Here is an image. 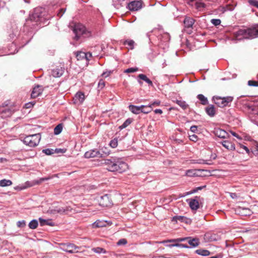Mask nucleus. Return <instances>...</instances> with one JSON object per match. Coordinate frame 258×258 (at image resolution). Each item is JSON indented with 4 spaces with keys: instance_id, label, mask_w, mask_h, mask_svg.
<instances>
[{
    "instance_id": "nucleus-1",
    "label": "nucleus",
    "mask_w": 258,
    "mask_h": 258,
    "mask_svg": "<svg viewBox=\"0 0 258 258\" xmlns=\"http://www.w3.org/2000/svg\"><path fill=\"white\" fill-rule=\"evenodd\" d=\"M234 37L238 40L252 39L258 37V24L246 29H240L233 33Z\"/></svg>"
},
{
    "instance_id": "nucleus-2",
    "label": "nucleus",
    "mask_w": 258,
    "mask_h": 258,
    "mask_svg": "<svg viewBox=\"0 0 258 258\" xmlns=\"http://www.w3.org/2000/svg\"><path fill=\"white\" fill-rule=\"evenodd\" d=\"M41 8H36L33 13L29 16V18L26 20V27H30L31 28H35L36 26H41V24L44 23L45 18L43 17V11Z\"/></svg>"
},
{
    "instance_id": "nucleus-3",
    "label": "nucleus",
    "mask_w": 258,
    "mask_h": 258,
    "mask_svg": "<svg viewBox=\"0 0 258 258\" xmlns=\"http://www.w3.org/2000/svg\"><path fill=\"white\" fill-rule=\"evenodd\" d=\"M104 164L107 165V170L111 172L122 173L128 168V165L125 162L114 158L106 159Z\"/></svg>"
},
{
    "instance_id": "nucleus-4",
    "label": "nucleus",
    "mask_w": 258,
    "mask_h": 258,
    "mask_svg": "<svg viewBox=\"0 0 258 258\" xmlns=\"http://www.w3.org/2000/svg\"><path fill=\"white\" fill-rule=\"evenodd\" d=\"M17 110L14 105H9L7 102L4 103L0 107V115L3 118L11 116Z\"/></svg>"
},
{
    "instance_id": "nucleus-5",
    "label": "nucleus",
    "mask_w": 258,
    "mask_h": 258,
    "mask_svg": "<svg viewBox=\"0 0 258 258\" xmlns=\"http://www.w3.org/2000/svg\"><path fill=\"white\" fill-rule=\"evenodd\" d=\"M40 139V134H36L26 136L24 139L23 142L25 145L30 147H34L38 145Z\"/></svg>"
},
{
    "instance_id": "nucleus-6",
    "label": "nucleus",
    "mask_w": 258,
    "mask_h": 258,
    "mask_svg": "<svg viewBox=\"0 0 258 258\" xmlns=\"http://www.w3.org/2000/svg\"><path fill=\"white\" fill-rule=\"evenodd\" d=\"M214 103L219 107L223 108L229 105L233 100V97L231 96H227L221 97L219 96H214L213 98Z\"/></svg>"
},
{
    "instance_id": "nucleus-7",
    "label": "nucleus",
    "mask_w": 258,
    "mask_h": 258,
    "mask_svg": "<svg viewBox=\"0 0 258 258\" xmlns=\"http://www.w3.org/2000/svg\"><path fill=\"white\" fill-rule=\"evenodd\" d=\"M72 29L75 34L74 39L76 41L79 40L81 35L86 33V29L82 24L77 23L71 26Z\"/></svg>"
},
{
    "instance_id": "nucleus-8",
    "label": "nucleus",
    "mask_w": 258,
    "mask_h": 258,
    "mask_svg": "<svg viewBox=\"0 0 258 258\" xmlns=\"http://www.w3.org/2000/svg\"><path fill=\"white\" fill-rule=\"evenodd\" d=\"M177 242H182L186 241L191 247H195L198 246L200 244L199 239L198 238H192L191 237H187L184 238H177Z\"/></svg>"
},
{
    "instance_id": "nucleus-9",
    "label": "nucleus",
    "mask_w": 258,
    "mask_h": 258,
    "mask_svg": "<svg viewBox=\"0 0 258 258\" xmlns=\"http://www.w3.org/2000/svg\"><path fill=\"white\" fill-rule=\"evenodd\" d=\"M61 249L64 251L68 252L70 253H76L78 252L77 249H78L79 247L75 245L74 244L62 243L61 244Z\"/></svg>"
},
{
    "instance_id": "nucleus-10",
    "label": "nucleus",
    "mask_w": 258,
    "mask_h": 258,
    "mask_svg": "<svg viewBox=\"0 0 258 258\" xmlns=\"http://www.w3.org/2000/svg\"><path fill=\"white\" fill-rule=\"evenodd\" d=\"M84 157L86 158H101L102 157V154L97 149H93L87 151L84 154Z\"/></svg>"
},
{
    "instance_id": "nucleus-11",
    "label": "nucleus",
    "mask_w": 258,
    "mask_h": 258,
    "mask_svg": "<svg viewBox=\"0 0 258 258\" xmlns=\"http://www.w3.org/2000/svg\"><path fill=\"white\" fill-rule=\"evenodd\" d=\"M183 23L186 29H189V30H187V32L188 34H190L192 32L191 29L195 23V20L192 18L186 17L184 20Z\"/></svg>"
},
{
    "instance_id": "nucleus-12",
    "label": "nucleus",
    "mask_w": 258,
    "mask_h": 258,
    "mask_svg": "<svg viewBox=\"0 0 258 258\" xmlns=\"http://www.w3.org/2000/svg\"><path fill=\"white\" fill-rule=\"evenodd\" d=\"M142 7V3L140 1H133L127 4L128 9L131 11H136L141 9Z\"/></svg>"
},
{
    "instance_id": "nucleus-13",
    "label": "nucleus",
    "mask_w": 258,
    "mask_h": 258,
    "mask_svg": "<svg viewBox=\"0 0 258 258\" xmlns=\"http://www.w3.org/2000/svg\"><path fill=\"white\" fill-rule=\"evenodd\" d=\"M98 202L99 203V205L102 207H108L111 204V200L107 195H105L100 197Z\"/></svg>"
},
{
    "instance_id": "nucleus-14",
    "label": "nucleus",
    "mask_w": 258,
    "mask_h": 258,
    "mask_svg": "<svg viewBox=\"0 0 258 258\" xmlns=\"http://www.w3.org/2000/svg\"><path fill=\"white\" fill-rule=\"evenodd\" d=\"M214 133L216 136L220 138L226 139L229 137L228 133L220 128L215 129Z\"/></svg>"
},
{
    "instance_id": "nucleus-15",
    "label": "nucleus",
    "mask_w": 258,
    "mask_h": 258,
    "mask_svg": "<svg viewBox=\"0 0 258 258\" xmlns=\"http://www.w3.org/2000/svg\"><path fill=\"white\" fill-rule=\"evenodd\" d=\"M236 212L242 216H250L252 213L249 209L241 207L237 208L236 210Z\"/></svg>"
},
{
    "instance_id": "nucleus-16",
    "label": "nucleus",
    "mask_w": 258,
    "mask_h": 258,
    "mask_svg": "<svg viewBox=\"0 0 258 258\" xmlns=\"http://www.w3.org/2000/svg\"><path fill=\"white\" fill-rule=\"evenodd\" d=\"M70 211L71 209L70 207H56L54 209H52L51 210V212L52 214L59 213L60 214H62Z\"/></svg>"
},
{
    "instance_id": "nucleus-17",
    "label": "nucleus",
    "mask_w": 258,
    "mask_h": 258,
    "mask_svg": "<svg viewBox=\"0 0 258 258\" xmlns=\"http://www.w3.org/2000/svg\"><path fill=\"white\" fill-rule=\"evenodd\" d=\"M64 73V70L62 68H56L51 70V75L55 78L60 77Z\"/></svg>"
},
{
    "instance_id": "nucleus-18",
    "label": "nucleus",
    "mask_w": 258,
    "mask_h": 258,
    "mask_svg": "<svg viewBox=\"0 0 258 258\" xmlns=\"http://www.w3.org/2000/svg\"><path fill=\"white\" fill-rule=\"evenodd\" d=\"M40 86L37 85L33 88L32 92L31 94L32 98H35L41 94L42 90L40 88Z\"/></svg>"
},
{
    "instance_id": "nucleus-19",
    "label": "nucleus",
    "mask_w": 258,
    "mask_h": 258,
    "mask_svg": "<svg viewBox=\"0 0 258 258\" xmlns=\"http://www.w3.org/2000/svg\"><path fill=\"white\" fill-rule=\"evenodd\" d=\"M188 201V204L190 208L192 210H197L199 207V201L195 199H190L187 200Z\"/></svg>"
},
{
    "instance_id": "nucleus-20",
    "label": "nucleus",
    "mask_w": 258,
    "mask_h": 258,
    "mask_svg": "<svg viewBox=\"0 0 258 258\" xmlns=\"http://www.w3.org/2000/svg\"><path fill=\"white\" fill-rule=\"evenodd\" d=\"M222 145L228 150L233 151L235 149V145L231 142L225 140L221 142Z\"/></svg>"
},
{
    "instance_id": "nucleus-21",
    "label": "nucleus",
    "mask_w": 258,
    "mask_h": 258,
    "mask_svg": "<svg viewBox=\"0 0 258 258\" xmlns=\"http://www.w3.org/2000/svg\"><path fill=\"white\" fill-rule=\"evenodd\" d=\"M143 107V105H141L140 106H135L134 105H130L128 106L130 110L134 114H139L140 112H142V108Z\"/></svg>"
},
{
    "instance_id": "nucleus-22",
    "label": "nucleus",
    "mask_w": 258,
    "mask_h": 258,
    "mask_svg": "<svg viewBox=\"0 0 258 258\" xmlns=\"http://www.w3.org/2000/svg\"><path fill=\"white\" fill-rule=\"evenodd\" d=\"M205 111L207 114L209 115L210 117H213L216 113L215 107L212 104H211L207 106L205 108Z\"/></svg>"
},
{
    "instance_id": "nucleus-23",
    "label": "nucleus",
    "mask_w": 258,
    "mask_h": 258,
    "mask_svg": "<svg viewBox=\"0 0 258 258\" xmlns=\"http://www.w3.org/2000/svg\"><path fill=\"white\" fill-rule=\"evenodd\" d=\"M74 99L77 102L82 103L85 99V95L82 92H78L75 95Z\"/></svg>"
},
{
    "instance_id": "nucleus-24",
    "label": "nucleus",
    "mask_w": 258,
    "mask_h": 258,
    "mask_svg": "<svg viewBox=\"0 0 258 258\" xmlns=\"http://www.w3.org/2000/svg\"><path fill=\"white\" fill-rule=\"evenodd\" d=\"M39 221L40 222V224L41 226L44 225H49L53 226L54 225V223L53 222H52L50 220H45L42 219V218H39Z\"/></svg>"
},
{
    "instance_id": "nucleus-25",
    "label": "nucleus",
    "mask_w": 258,
    "mask_h": 258,
    "mask_svg": "<svg viewBox=\"0 0 258 258\" xmlns=\"http://www.w3.org/2000/svg\"><path fill=\"white\" fill-rule=\"evenodd\" d=\"M106 226V221H102L100 220H97L95 222L92 224V227L95 228H100V227H104Z\"/></svg>"
},
{
    "instance_id": "nucleus-26",
    "label": "nucleus",
    "mask_w": 258,
    "mask_h": 258,
    "mask_svg": "<svg viewBox=\"0 0 258 258\" xmlns=\"http://www.w3.org/2000/svg\"><path fill=\"white\" fill-rule=\"evenodd\" d=\"M172 221H175L176 222H177V221H180L181 222H183L186 223H188V221H190V220L184 216H176L173 217Z\"/></svg>"
},
{
    "instance_id": "nucleus-27",
    "label": "nucleus",
    "mask_w": 258,
    "mask_h": 258,
    "mask_svg": "<svg viewBox=\"0 0 258 258\" xmlns=\"http://www.w3.org/2000/svg\"><path fill=\"white\" fill-rule=\"evenodd\" d=\"M138 77L140 79L145 81L147 83H148L149 85L153 86L152 82L147 78V77L144 74H139Z\"/></svg>"
},
{
    "instance_id": "nucleus-28",
    "label": "nucleus",
    "mask_w": 258,
    "mask_h": 258,
    "mask_svg": "<svg viewBox=\"0 0 258 258\" xmlns=\"http://www.w3.org/2000/svg\"><path fill=\"white\" fill-rule=\"evenodd\" d=\"M75 54L78 60L85 59L87 56L86 53L83 51H77L75 52Z\"/></svg>"
},
{
    "instance_id": "nucleus-29",
    "label": "nucleus",
    "mask_w": 258,
    "mask_h": 258,
    "mask_svg": "<svg viewBox=\"0 0 258 258\" xmlns=\"http://www.w3.org/2000/svg\"><path fill=\"white\" fill-rule=\"evenodd\" d=\"M195 252L198 254L203 256H208L210 254V252L209 250L203 249H197Z\"/></svg>"
},
{
    "instance_id": "nucleus-30",
    "label": "nucleus",
    "mask_w": 258,
    "mask_h": 258,
    "mask_svg": "<svg viewBox=\"0 0 258 258\" xmlns=\"http://www.w3.org/2000/svg\"><path fill=\"white\" fill-rule=\"evenodd\" d=\"M197 98L200 100L202 104L207 105L208 103L207 98L205 97L203 94H199Z\"/></svg>"
},
{
    "instance_id": "nucleus-31",
    "label": "nucleus",
    "mask_w": 258,
    "mask_h": 258,
    "mask_svg": "<svg viewBox=\"0 0 258 258\" xmlns=\"http://www.w3.org/2000/svg\"><path fill=\"white\" fill-rule=\"evenodd\" d=\"M12 184V181L9 179H4L0 180V186L5 187L11 185Z\"/></svg>"
},
{
    "instance_id": "nucleus-32",
    "label": "nucleus",
    "mask_w": 258,
    "mask_h": 258,
    "mask_svg": "<svg viewBox=\"0 0 258 258\" xmlns=\"http://www.w3.org/2000/svg\"><path fill=\"white\" fill-rule=\"evenodd\" d=\"M133 121V119L132 118H127L123 124L119 127V128L121 130H122L127 126H128Z\"/></svg>"
},
{
    "instance_id": "nucleus-33",
    "label": "nucleus",
    "mask_w": 258,
    "mask_h": 258,
    "mask_svg": "<svg viewBox=\"0 0 258 258\" xmlns=\"http://www.w3.org/2000/svg\"><path fill=\"white\" fill-rule=\"evenodd\" d=\"M38 225V223L37 220L34 219L30 222L29 223V227L32 229H36Z\"/></svg>"
},
{
    "instance_id": "nucleus-34",
    "label": "nucleus",
    "mask_w": 258,
    "mask_h": 258,
    "mask_svg": "<svg viewBox=\"0 0 258 258\" xmlns=\"http://www.w3.org/2000/svg\"><path fill=\"white\" fill-rule=\"evenodd\" d=\"M176 103L183 109H186L188 105L184 101L176 100Z\"/></svg>"
},
{
    "instance_id": "nucleus-35",
    "label": "nucleus",
    "mask_w": 258,
    "mask_h": 258,
    "mask_svg": "<svg viewBox=\"0 0 258 258\" xmlns=\"http://www.w3.org/2000/svg\"><path fill=\"white\" fill-rule=\"evenodd\" d=\"M62 130V125L61 124H58L57 125L54 129V135H57L59 134Z\"/></svg>"
},
{
    "instance_id": "nucleus-36",
    "label": "nucleus",
    "mask_w": 258,
    "mask_h": 258,
    "mask_svg": "<svg viewBox=\"0 0 258 258\" xmlns=\"http://www.w3.org/2000/svg\"><path fill=\"white\" fill-rule=\"evenodd\" d=\"M152 110V109L151 106L149 105H143V107L142 108V112L144 113H148L150 112Z\"/></svg>"
},
{
    "instance_id": "nucleus-37",
    "label": "nucleus",
    "mask_w": 258,
    "mask_h": 258,
    "mask_svg": "<svg viewBox=\"0 0 258 258\" xmlns=\"http://www.w3.org/2000/svg\"><path fill=\"white\" fill-rule=\"evenodd\" d=\"M134 43H135V42L133 40H126L124 41L123 43V44L124 45H128V46H130V47L131 49H133L134 48Z\"/></svg>"
},
{
    "instance_id": "nucleus-38",
    "label": "nucleus",
    "mask_w": 258,
    "mask_h": 258,
    "mask_svg": "<svg viewBox=\"0 0 258 258\" xmlns=\"http://www.w3.org/2000/svg\"><path fill=\"white\" fill-rule=\"evenodd\" d=\"M92 250L97 253H106V250L104 248L100 247L93 248Z\"/></svg>"
},
{
    "instance_id": "nucleus-39",
    "label": "nucleus",
    "mask_w": 258,
    "mask_h": 258,
    "mask_svg": "<svg viewBox=\"0 0 258 258\" xmlns=\"http://www.w3.org/2000/svg\"><path fill=\"white\" fill-rule=\"evenodd\" d=\"M186 175L190 177L195 176L197 175V170L194 169L188 170L186 172Z\"/></svg>"
},
{
    "instance_id": "nucleus-40",
    "label": "nucleus",
    "mask_w": 258,
    "mask_h": 258,
    "mask_svg": "<svg viewBox=\"0 0 258 258\" xmlns=\"http://www.w3.org/2000/svg\"><path fill=\"white\" fill-rule=\"evenodd\" d=\"M138 71V68H131L124 71V73H132Z\"/></svg>"
},
{
    "instance_id": "nucleus-41",
    "label": "nucleus",
    "mask_w": 258,
    "mask_h": 258,
    "mask_svg": "<svg viewBox=\"0 0 258 258\" xmlns=\"http://www.w3.org/2000/svg\"><path fill=\"white\" fill-rule=\"evenodd\" d=\"M105 85V82L103 79H100L98 83V88L101 90L102 89Z\"/></svg>"
},
{
    "instance_id": "nucleus-42",
    "label": "nucleus",
    "mask_w": 258,
    "mask_h": 258,
    "mask_svg": "<svg viewBox=\"0 0 258 258\" xmlns=\"http://www.w3.org/2000/svg\"><path fill=\"white\" fill-rule=\"evenodd\" d=\"M109 145L112 148H116L118 145L117 140L116 139H114L113 140H111Z\"/></svg>"
},
{
    "instance_id": "nucleus-43",
    "label": "nucleus",
    "mask_w": 258,
    "mask_h": 258,
    "mask_svg": "<svg viewBox=\"0 0 258 258\" xmlns=\"http://www.w3.org/2000/svg\"><path fill=\"white\" fill-rule=\"evenodd\" d=\"M50 178H51V177L49 176L47 177L41 178L39 180H35L34 182H35V184H39L40 183H41L42 182L44 181L45 180H47Z\"/></svg>"
},
{
    "instance_id": "nucleus-44",
    "label": "nucleus",
    "mask_w": 258,
    "mask_h": 258,
    "mask_svg": "<svg viewBox=\"0 0 258 258\" xmlns=\"http://www.w3.org/2000/svg\"><path fill=\"white\" fill-rule=\"evenodd\" d=\"M195 5L197 9L198 10H200L201 8H203L205 7V4L202 2H197Z\"/></svg>"
},
{
    "instance_id": "nucleus-45",
    "label": "nucleus",
    "mask_w": 258,
    "mask_h": 258,
    "mask_svg": "<svg viewBox=\"0 0 258 258\" xmlns=\"http://www.w3.org/2000/svg\"><path fill=\"white\" fill-rule=\"evenodd\" d=\"M248 85L250 86L257 87L258 86V81H253V80H249L248 81Z\"/></svg>"
},
{
    "instance_id": "nucleus-46",
    "label": "nucleus",
    "mask_w": 258,
    "mask_h": 258,
    "mask_svg": "<svg viewBox=\"0 0 258 258\" xmlns=\"http://www.w3.org/2000/svg\"><path fill=\"white\" fill-rule=\"evenodd\" d=\"M248 3L257 8H258V1L256 0H248Z\"/></svg>"
},
{
    "instance_id": "nucleus-47",
    "label": "nucleus",
    "mask_w": 258,
    "mask_h": 258,
    "mask_svg": "<svg viewBox=\"0 0 258 258\" xmlns=\"http://www.w3.org/2000/svg\"><path fill=\"white\" fill-rule=\"evenodd\" d=\"M42 152L47 155H50L53 153V150L50 149H44Z\"/></svg>"
},
{
    "instance_id": "nucleus-48",
    "label": "nucleus",
    "mask_w": 258,
    "mask_h": 258,
    "mask_svg": "<svg viewBox=\"0 0 258 258\" xmlns=\"http://www.w3.org/2000/svg\"><path fill=\"white\" fill-rule=\"evenodd\" d=\"M211 23L215 26H217L219 25L221 23V20L220 19H212Z\"/></svg>"
},
{
    "instance_id": "nucleus-49",
    "label": "nucleus",
    "mask_w": 258,
    "mask_h": 258,
    "mask_svg": "<svg viewBox=\"0 0 258 258\" xmlns=\"http://www.w3.org/2000/svg\"><path fill=\"white\" fill-rule=\"evenodd\" d=\"M127 243V240L125 239L122 238L120 239L117 242V244L118 245H124Z\"/></svg>"
},
{
    "instance_id": "nucleus-50",
    "label": "nucleus",
    "mask_w": 258,
    "mask_h": 258,
    "mask_svg": "<svg viewBox=\"0 0 258 258\" xmlns=\"http://www.w3.org/2000/svg\"><path fill=\"white\" fill-rule=\"evenodd\" d=\"M161 102L159 100H156L151 103L149 105L151 106L152 108L153 107L159 106Z\"/></svg>"
},
{
    "instance_id": "nucleus-51",
    "label": "nucleus",
    "mask_w": 258,
    "mask_h": 258,
    "mask_svg": "<svg viewBox=\"0 0 258 258\" xmlns=\"http://www.w3.org/2000/svg\"><path fill=\"white\" fill-rule=\"evenodd\" d=\"M17 225L19 227H23L26 225V222L24 220L19 221L17 222Z\"/></svg>"
},
{
    "instance_id": "nucleus-52",
    "label": "nucleus",
    "mask_w": 258,
    "mask_h": 258,
    "mask_svg": "<svg viewBox=\"0 0 258 258\" xmlns=\"http://www.w3.org/2000/svg\"><path fill=\"white\" fill-rule=\"evenodd\" d=\"M239 147H240V149H244L248 155L250 154V151L247 147L240 144L239 145Z\"/></svg>"
},
{
    "instance_id": "nucleus-53",
    "label": "nucleus",
    "mask_w": 258,
    "mask_h": 258,
    "mask_svg": "<svg viewBox=\"0 0 258 258\" xmlns=\"http://www.w3.org/2000/svg\"><path fill=\"white\" fill-rule=\"evenodd\" d=\"M189 138L190 140L194 141L195 142H197L198 140V136L194 134L192 135H189Z\"/></svg>"
},
{
    "instance_id": "nucleus-54",
    "label": "nucleus",
    "mask_w": 258,
    "mask_h": 258,
    "mask_svg": "<svg viewBox=\"0 0 258 258\" xmlns=\"http://www.w3.org/2000/svg\"><path fill=\"white\" fill-rule=\"evenodd\" d=\"M35 102H29L25 104V107L26 108H30L35 104Z\"/></svg>"
},
{
    "instance_id": "nucleus-55",
    "label": "nucleus",
    "mask_w": 258,
    "mask_h": 258,
    "mask_svg": "<svg viewBox=\"0 0 258 258\" xmlns=\"http://www.w3.org/2000/svg\"><path fill=\"white\" fill-rule=\"evenodd\" d=\"M190 130L192 133H196L198 130V126L196 125H192L190 127Z\"/></svg>"
},
{
    "instance_id": "nucleus-56",
    "label": "nucleus",
    "mask_w": 258,
    "mask_h": 258,
    "mask_svg": "<svg viewBox=\"0 0 258 258\" xmlns=\"http://www.w3.org/2000/svg\"><path fill=\"white\" fill-rule=\"evenodd\" d=\"M110 74H111V72L110 71H109V72H103L101 76L103 77H104V78H106L108 76H109Z\"/></svg>"
},
{
    "instance_id": "nucleus-57",
    "label": "nucleus",
    "mask_w": 258,
    "mask_h": 258,
    "mask_svg": "<svg viewBox=\"0 0 258 258\" xmlns=\"http://www.w3.org/2000/svg\"><path fill=\"white\" fill-rule=\"evenodd\" d=\"M197 163H198L199 164H209V165L211 164L210 163H208V162H206L205 160H204L203 159L198 160Z\"/></svg>"
},
{
    "instance_id": "nucleus-58",
    "label": "nucleus",
    "mask_w": 258,
    "mask_h": 258,
    "mask_svg": "<svg viewBox=\"0 0 258 258\" xmlns=\"http://www.w3.org/2000/svg\"><path fill=\"white\" fill-rule=\"evenodd\" d=\"M86 54H87V56L85 59L87 61H88L90 60V58L92 57V53L90 52H87L86 53Z\"/></svg>"
},
{
    "instance_id": "nucleus-59",
    "label": "nucleus",
    "mask_w": 258,
    "mask_h": 258,
    "mask_svg": "<svg viewBox=\"0 0 258 258\" xmlns=\"http://www.w3.org/2000/svg\"><path fill=\"white\" fill-rule=\"evenodd\" d=\"M66 150L62 149H56L55 151L56 153H65Z\"/></svg>"
},
{
    "instance_id": "nucleus-60",
    "label": "nucleus",
    "mask_w": 258,
    "mask_h": 258,
    "mask_svg": "<svg viewBox=\"0 0 258 258\" xmlns=\"http://www.w3.org/2000/svg\"><path fill=\"white\" fill-rule=\"evenodd\" d=\"M230 133H231V134H232L234 137H236V138H238V139H239V138H240V137H239V135H238L237 134H236V133H235V132H233V131H230Z\"/></svg>"
},
{
    "instance_id": "nucleus-61",
    "label": "nucleus",
    "mask_w": 258,
    "mask_h": 258,
    "mask_svg": "<svg viewBox=\"0 0 258 258\" xmlns=\"http://www.w3.org/2000/svg\"><path fill=\"white\" fill-rule=\"evenodd\" d=\"M154 112L155 113L162 114L163 112L162 110L160 109H156L154 110Z\"/></svg>"
},
{
    "instance_id": "nucleus-62",
    "label": "nucleus",
    "mask_w": 258,
    "mask_h": 258,
    "mask_svg": "<svg viewBox=\"0 0 258 258\" xmlns=\"http://www.w3.org/2000/svg\"><path fill=\"white\" fill-rule=\"evenodd\" d=\"M168 246L170 247H173V246L180 247V244L179 243L172 244H170Z\"/></svg>"
},
{
    "instance_id": "nucleus-63",
    "label": "nucleus",
    "mask_w": 258,
    "mask_h": 258,
    "mask_svg": "<svg viewBox=\"0 0 258 258\" xmlns=\"http://www.w3.org/2000/svg\"><path fill=\"white\" fill-rule=\"evenodd\" d=\"M180 247H183V248H189V246H188L187 245L185 244H180Z\"/></svg>"
},
{
    "instance_id": "nucleus-64",
    "label": "nucleus",
    "mask_w": 258,
    "mask_h": 258,
    "mask_svg": "<svg viewBox=\"0 0 258 258\" xmlns=\"http://www.w3.org/2000/svg\"><path fill=\"white\" fill-rule=\"evenodd\" d=\"M153 258H170V257H166L164 255H160V256H154Z\"/></svg>"
}]
</instances>
